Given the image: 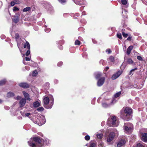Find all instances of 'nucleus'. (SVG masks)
<instances>
[{
  "label": "nucleus",
  "instance_id": "1",
  "mask_svg": "<svg viewBox=\"0 0 147 147\" xmlns=\"http://www.w3.org/2000/svg\"><path fill=\"white\" fill-rule=\"evenodd\" d=\"M43 140L39 136L31 138L28 141V144L31 147H41L43 144Z\"/></svg>",
  "mask_w": 147,
  "mask_h": 147
},
{
  "label": "nucleus",
  "instance_id": "2",
  "mask_svg": "<svg viewBox=\"0 0 147 147\" xmlns=\"http://www.w3.org/2000/svg\"><path fill=\"white\" fill-rule=\"evenodd\" d=\"M116 117L115 116H111V118H108L107 121V124L110 127H115L116 125Z\"/></svg>",
  "mask_w": 147,
  "mask_h": 147
},
{
  "label": "nucleus",
  "instance_id": "3",
  "mask_svg": "<svg viewBox=\"0 0 147 147\" xmlns=\"http://www.w3.org/2000/svg\"><path fill=\"white\" fill-rule=\"evenodd\" d=\"M49 99L48 97H45L43 99V102L44 103V107L45 108L47 109H49L51 108V106L49 107L47 106V105L49 103Z\"/></svg>",
  "mask_w": 147,
  "mask_h": 147
},
{
  "label": "nucleus",
  "instance_id": "4",
  "mask_svg": "<svg viewBox=\"0 0 147 147\" xmlns=\"http://www.w3.org/2000/svg\"><path fill=\"white\" fill-rule=\"evenodd\" d=\"M124 111V114H131L132 111V109L129 107H123L121 110V111Z\"/></svg>",
  "mask_w": 147,
  "mask_h": 147
},
{
  "label": "nucleus",
  "instance_id": "5",
  "mask_svg": "<svg viewBox=\"0 0 147 147\" xmlns=\"http://www.w3.org/2000/svg\"><path fill=\"white\" fill-rule=\"evenodd\" d=\"M115 136V134L113 132H110L107 137V141L110 142L113 139Z\"/></svg>",
  "mask_w": 147,
  "mask_h": 147
},
{
  "label": "nucleus",
  "instance_id": "6",
  "mask_svg": "<svg viewBox=\"0 0 147 147\" xmlns=\"http://www.w3.org/2000/svg\"><path fill=\"white\" fill-rule=\"evenodd\" d=\"M131 114H123L121 117L124 120L129 121L131 119L132 117V116Z\"/></svg>",
  "mask_w": 147,
  "mask_h": 147
},
{
  "label": "nucleus",
  "instance_id": "7",
  "mask_svg": "<svg viewBox=\"0 0 147 147\" xmlns=\"http://www.w3.org/2000/svg\"><path fill=\"white\" fill-rule=\"evenodd\" d=\"M105 80L104 77H102L100 78L97 82V85L98 86H102L104 83Z\"/></svg>",
  "mask_w": 147,
  "mask_h": 147
},
{
  "label": "nucleus",
  "instance_id": "8",
  "mask_svg": "<svg viewBox=\"0 0 147 147\" xmlns=\"http://www.w3.org/2000/svg\"><path fill=\"white\" fill-rule=\"evenodd\" d=\"M19 86L24 88H28L30 87V85L27 83L22 82L19 84Z\"/></svg>",
  "mask_w": 147,
  "mask_h": 147
},
{
  "label": "nucleus",
  "instance_id": "9",
  "mask_svg": "<svg viewBox=\"0 0 147 147\" xmlns=\"http://www.w3.org/2000/svg\"><path fill=\"white\" fill-rule=\"evenodd\" d=\"M124 127V131L128 134H130L132 130H133V128H132L131 127H127L126 126H125V127Z\"/></svg>",
  "mask_w": 147,
  "mask_h": 147
},
{
  "label": "nucleus",
  "instance_id": "10",
  "mask_svg": "<svg viewBox=\"0 0 147 147\" xmlns=\"http://www.w3.org/2000/svg\"><path fill=\"white\" fill-rule=\"evenodd\" d=\"M141 136V140L144 142H147V133H142Z\"/></svg>",
  "mask_w": 147,
  "mask_h": 147
},
{
  "label": "nucleus",
  "instance_id": "11",
  "mask_svg": "<svg viewBox=\"0 0 147 147\" xmlns=\"http://www.w3.org/2000/svg\"><path fill=\"white\" fill-rule=\"evenodd\" d=\"M26 103V99L25 98H23L20 101L19 104L20 107H22L24 106Z\"/></svg>",
  "mask_w": 147,
  "mask_h": 147
},
{
  "label": "nucleus",
  "instance_id": "12",
  "mask_svg": "<svg viewBox=\"0 0 147 147\" xmlns=\"http://www.w3.org/2000/svg\"><path fill=\"white\" fill-rule=\"evenodd\" d=\"M22 93L25 98H26V100H28L29 101L31 100V98L30 97V95L28 94L25 91H23Z\"/></svg>",
  "mask_w": 147,
  "mask_h": 147
},
{
  "label": "nucleus",
  "instance_id": "13",
  "mask_svg": "<svg viewBox=\"0 0 147 147\" xmlns=\"http://www.w3.org/2000/svg\"><path fill=\"white\" fill-rule=\"evenodd\" d=\"M119 71H118L116 73L113 74L111 77V79L113 80H114L117 78L119 76Z\"/></svg>",
  "mask_w": 147,
  "mask_h": 147
},
{
  "label": "nucleus",
  "instance_id": "14",
  "mask_svg": "<svg viewBox=\"0 0 147 147\" xmlns=\"http://www.w3.org/2000/svg\"><path fill=\"white\" fill-rule=\"evenodd\" d=\"M125 143L126 141L125 138H121L120 139V146H124Z\"/></svg>",
  "mask_w": 147,
  "mask_h": 147
},
{
  "label": "nucleus",
  "instance_id": "15",
  "mask_svg": "<svg viewBox=\"0 0 147 147\" xmlns=\"http://www.w3.org/2000/svg\"><path fill=\"white\" fill-rule=\"evenodd\" d=\"M133 47L132 46H129L127 49V53L128 55H129L131 51L133 49Z\"/></svg>",
  "mask_w": 147,
  "mask_h": 147
},
{
  "label": "nucleus",
  "instance_id": "16",
  "mask_svg": "<svg viewBox=\"0 0 147 147\" xmlns=\"http://www.w3.org/2000/svg\"><path fill=\"white\" fill-rule=\"evenodd\" d=\"M26 47L28 49H29L30 48V45L28 41H26V43L24 44V48H26Z\"/></svg>",
  "mask_w": 147,
  "mask_h": 147
},
{
  "label": "nucleus",
  "instance_id": "17",
  "mask_svg": "<svg viewBox=\"0 0 147 147\" xmlns=\"http://www.w3.org/2000/svg\"><path fill=\"white\" fill-rule=\"evenodd\" d=\"M125 126H127L128 127H131L132 128H133V124L129 123H125L123 127H125Z\"/></svg>",
  "mask_w": 147,
  "mask_h": 147
},
{
  "label": "nucleus",
  "instance_id": "18",
  "mask_svg": "<svg viewBox=\"0 0 147 147\" xmlns=\"http://www.w3.org/2000/svg\"><path fill=\"white\" fill-rule=\"evenodd\" d=\"M15 94L14 93L9 92H8L7 94V96L8 97H11L14 96Z\"/></svg>",
  "mask_w": 147,
  "mask_h": 147
},
{
  "label": "nucleus",
  "instance_id": "19",
  "mask_svg": "<svg viewBox=\"0 0 147 147\" xmlns=\"http://www.w3.org/2000/svg\"><path fill=\"white\" fill-rule=\"evenodd\" d=\"M33 106L34 107H37L40 106V103L38 101H35L33 103Z\"/></svg>",
  "mask_w": 147,
  "mask_h": 147
},
{
  "label": "nucleus",
  "instance_id": "20",
  "mask_svg": "<svg viewBox=\"0 0 147 147\" xmlns=\"http://www.w3.org/2000/svg\"><path fill=\"white\" fill-rule=\"evenodd\" d=\"M146 145L144 143H138L137 145V147H146Z\"/></svg>",
  "mask_w": 147,
  "mask_h": 147
},
{
  "label": "nucleus",
  "instance_id": "21",
  "mask_svg": "<svg viewBox=\"0 0 147 147\" xmlns=\"http://www.w3.org/2000/svg\"><path fill=\"white\" fill-rule=\"evenodd\" d=\"M127 63L128 64H131L133 63V61L130 58H128L126 59Z\"/></svg>",
  "mask_w": 147,
  "mask_h": 147
},
{
  "label": "nucleus",
  "instance_id": "22",
  "mask_svg": "<svg viewBox=\"0 0 147 147\" xmlns=\"http://www.w3.org/2000/svg\"><path fill=\"white\" fill-rule=\"evenodd\" d=\"M6 82V81L4 80L0 81V86L5 85Z\"/></svg>",
  "mask_w": 147,
  "mask_h": 147
},
{
  "label": "nucleus",
  "instance_id": "23",
  "mask_svg": "<svg viewBox=\"0 0 147 147\" xmlns=\"http://www.w3.org/2000/svg\"><path fill=\"white\" fill-rule=\"evenodd\" d=\"M31 9V7H27L25 8H24L23 11V12H26L29 11Z\"/></svg>",
  "mask_w": 147,
  "mask_h": 147
},
{
  "label": "nucleus",
  "instance_id": "24",
  "mask_svg": "<svg viewBox=\"0 0 147 147\" xmlns=\"http://www.w3.org/2000/svg\"><path fill=\"white\" fill-rule=\"evenodd\" d=\"M102 76V74L100 73H97L96 74L95 78L96 79L99 78Z\"/></svg>",
  "mask_w": 147,
  "mask_h": 147
},
{
  "label": "nucleus",
  "instance_id": "25",
  "mask_svg": "<svg viewBox=\"0 0 147 147\" xmlns=\"http://www.w3.org/2000/svg\"><path fill=\"white\" fill-rule=\"evenodd\" d=\"M13 21L15 23L18 22L19 20L18 18H15L13 19Z\"/></svg>",
  "mask_w": 147,
  "mask_h": 147
},
{
  "label": "nucleus",
  "instance_id": "26",
  "mask_svg": "<svg viewBox=\"0 0 147 147\" xmlns=\"http://www.w3.org/2000/svg\"><path fill=\"white\" fill-rule=\"evenodd\" d=\"M38 74V72L36 70H35L33 71L32 76H36Z\"/></svg>",
  "mask_w": 147,
  "mask_h": 147
},
{
  "label": "nucleus",
  "instance_id": "27",
  "mask_svg": "<svg viewBox=\"0 0 147 147\" xmlns=\"http://www.w3.org/2000/svg\"><path fill=\"white\" fill-rule=\"evenodd\" d=\"M81 43V42L78 40H76L75 42V44L76 45H80Z\"/></svg>",
  "mask_w": 147,
  "mask_h": 147
},
{
  "label": "nucleus",
  "instance_id": "28",
  "mask_svg": "<svg viewBox=\"0 0 147 147\" xmlns=\"http://www.w3.org/2000/svg\"><path fill=\"white\" fill-rule=\"evenodd\" d=\"M121 3L123 5H126L127 3V0H121Z\"/></svg>",
  "mask_w": 147,
  "mask_h": 147
},
{
  "label": "nucleus",
  "instance_id": "29",
  "mask_svg": "<svg viewBox=\"0 0 147 147\" xmlns=\"http://www.w3.org/2000/svg\"><path fill=\"white\" fill-rule=\"evenodd\" d=\"M20 36L19 35V34L18 33H16L15 34V38L16 39V40L18 42L17 40L19 38Z\"/></svg>",
  "mask_w": 147,
  "mask_h": 147
},
{
  "label": "nucleus",
  "instance_id": "30",
  "mask_svg": "<svg viewBox=\"0 0 147 147\" xmlns=\"http://www.w3.org/2000/svg\"><path fill=\"white\" fill-rule=\"evenodd\" d=\"M44 109L42 107H40L38 108L37 110L38 111H42L44 110Z\"/></svg>",
  "mask_w": 147,
  "mask_h": 147
},
{
  "label": "nucleus",
  "instance_id": "31",
  "mask_svg": "<svg viewBox=\"0 0 147 147\" xmlns=\"http://www.w3.org/2000/svg\"><path fill=\"white\" fill-rule=\"evenodd\" d=\"M97 138L99 139H101L102 138L103 134H99L97 135Z\"/></svg>",
  "mask_w": 147,
  "mask_h": 147
},
{
  "label": "nucleus",
  "instance_id": "32",
  "mask_svg": "<svg viewBox=\"0 0 147 147\" xmlns=\"http://www.w3.org/2000/svg\"><path fill=\"white\" fill-rule=\"evenodd\" d=\"M109 60L111 62H113L114 61V58L112 56H111L109 58Z\"/></svg>",
  "mask_w": 147,
  "mask_h": 147
},
{
  "label": "nucleus",
  "instance_id": "33",
  "mask_svg": "<svg viewBox=\"0 0 147 147\" xmlns=\"http://www.w3.org/2000/svg\"><path fill=\"white\" fill-rule=\"evenodd\" d=\"M90 137L89 135H86L85 137V139L86 140L88 141L90 140Z\"/></svg>",
  "mask_w": 147,
  "mask_h": 147
},
{
  "label": "nucleus",
  "instance_id": "34",
  "mask_svg": "<svg viewBox=\"0 0 147 147\" xmlns=\"http://www.w3.org/2000/svg\"><path fill=\"white\" fill-rule=\"evenodd\" d=\"M13 11H16L19 10V9L16 7H14L13 9Z\"/></svg>",
  "mask_w": 147,
  "mask_h": 147
},
{
  "label": "nucleus",
  "instance_id": "35",
  "mask_svg": "<svg viewBox=\"0 0 147 147\" xmlns=\"http://www.w3.org/2000/svg\"><path fill=\"white\" fill-rule=\"evenodd\" d=\"M30 49H28V50H27L26 51V55L28 56L30 54Z\"/></svg>",
  "mask_w": 147,
  "mask_h": 147
},
{
  "label": "nucleus",
  "instance_id": "36",
  "mask_svg": "<svg viewBox=\"0 0 147 147\" xmlns=\"http://www.w3.org/2000/svg\"><path fill=\"white\" fill-rule=\"evenodd\" d=\"M119 96V92H118L115 94L114 96L115 98H117Z\"/></svg>",
  "mask_w": 147,
  "mask_h": 147
},
{
  "label": "nucleus",
  "instance_id": "37",
  "mask_svg": "<svg viewBox=\"0 0 147 147\" xmlns=\"http://www.w3.org/2000/svg\"><path fill=\"white\" fill-rule=\"evenodd\" d=\"M122 34L123 36L125 38H126L128 36V34L124 32H123L122 33Z\"/></svg>",
  "mask_w": 147,
  "mask_h": 147
},
{
  "label": "nucleus",
  "instance_id": "38",
  "mask_svg": "<svg viewBox=\"0 0 147 147\" xmlns=\"http://www.w3.org/2000/svg\"><path fill=\"white\" fill-rule=\"evenodd\" d=\"M137 69V68L131 70L129 72V75H131L133 74V72L135 70H136Z\"/></svg>",
  "mask_w": 147,
  "mask_h": 147
},
{
  "label": "nucleus",
  "instance_id": "39",
  "mask_svg": "<svg viewBox=\"0 0 147 147\" xmlns=\"http://www.w3.org/2000/svg\"><path fill=\"white\" fill-rule=\"evenodd\" d=\"M58 1L61 3H65L66 2V0H58Z\"/></svg>",
  "mask_w": 147,
  "mask_h": 147
},
{
  "label": "nucleus",
  "instance_id": "40",
  "mask_svg": "<svg viewBox=\"0 0 147 147\" xmlns=\"http://www.w3.org/2000/svg\"><path fill=\"white\" fill-rule=\"evenodd\" d=\"M63 64V63L62 62L60 61L58 62L57 63V65L59 67L61 66Z\"/></svg>",
  "mask_w": 147,
  "mask_h": 147
},
{
  "label": "nucleus",
  "instance_id": "41",
  "mask_svg": "<svg viewBox=\"0 0 147 147\" xmlns=\"http://www.w3.org/2000/svg\"><path fill=\"white\" fill-rule=\"evenodd\" d=\"M96 146V144L94 143H92L90 144L89 147H94Z\"/></svg>",
  "mask_w": 147,
  "mask_h": 147
},
{
  "label": "nucleus",
  "instance_id": "42",
  "mask_svg": "<svg viewBox=\"0 0 147 147\" xmlns=\"http://www.w3.org/2000/svg\"><path fill=\"white\" fill-rule=\"evenodd\" d=\"M106 52H108V54H110L111 53V49H107L106 51Z\"/></svg>",
  "mask_w": 147,
  "mask_h": 147
},
{
  "label": "nucleus",
  "instance_id": "43",
  "mask_svg": "<svg viewBox=\"0 0 147 147\" xmlns=\"http://www.w3.org/2000/svg\"><path fill=\"white\" fill-rule=\"evenodd\" d=\"M137 59L140 61H142V57L141 56H137Z\"/></svg>",
  "mask_w": 147,
  "mask_h": 147
},
{
  "label": "nucleus",
  "instance_id": "44",
  "mask_svg": "<svg viewBox=\"0 0 147 147\" xmlns=\"http://www.w3.org/2000/svg\"><path fill=\"white\" fill-rule=\"evenodd\" d=\"M16 4V3H15L14 1H13L11 2L10 3V4L11 6H14Z\"/></svg>",
  "mask_w": 147,
  "mask_h": 147
},
{
  "label": "nucleus",
  "instance_id": "45",
  "mask_svg": "<svg viewBox=\"0 0 147 147\" xmlns=\"http://www.w3.org/2000/svg\"><path fill=\"white\" fill-rule=\"evenodd\" d=\"M21 98V97H20L19 96H17V97H16V98H15V99L16 100H19Z\"/></svg>",
  "mask_w": 147,
  "mask_h": 147
},
{
  "label": "nucleus",
  "instance_id": "46",
  "mask_svg": "<svg viewBox=\"0 0 147 147\" xmlns=\"http://www.w3.org/2000/svg\"><path fill=\"white\" fill-rule=\"evenodd\" d=\"M30 115V113H27L25 114V115L27 117H28Z\"/></svg>",
  "mask_w": 147,
  "mask_h": 147
},
{
  "label": "nucleus",
  "instance_id": "47",
  "mask_svg": "<svg viewBox=\"0 0 147 147\" xmlns=\"http://www.w3.org/2000/svg\"><path fill=\"white\" fill-rule=\"evenodd\" d=\"M131 36H129V37L127 38V40H131Z\"/></svg>",
  "mask_w": 147,
  "mask_h": 147
},
{
  "label": "nucleus",
  "instance_id": "48",
  "mask_svg": "<svg viewBox=\"0 0 147 147\" xmlns=\"http://www.w3.org/2000/svg\"><path fill=\"white\" fill-rule=\"evenodd\" d=\"M26 61H30V59L29 57H26Z\"/></svg>",
  "mask_w": 147,
  "mask_h": 147
},
{
  "label": "nucleus",
  "instance_id": "49",
  "mask_svg": "<svg viewBox=\"0 0 147 147\" xmlns=\"http://www.w3.org/2000/svg\"><path fill=\"white\" fill-rule=\"evenodd\" d=\"M116 102L115 101V100L114 98H113V100H112V103H114L115 102Z\"/></svg>",
  "mask_w": 147,
  "mask_h": 147
},
{
  "label": "nucleus",
  "instance_id": "50",
  "mask_svg": "<svg viewBox=\"0 0 147 147\" xmlns=\"http://www.w3.org/2000/svg\"><path fill=\"white\" fill-rule=\"evenodd\" d=\"M117 37L119 38V33L118 32L117 33Z\"/></svg>",
  "mask_w": 147,
  "mask_h": 147
},
{
  "label": "nucleus",
  "instance_id": "51",
  "mask_svg": "<svg viewBox=\"0 0 147 147\" xmlns=\"http://www.w3.org/2000/svg\"><path fill=\"white\" fill-rule=\"evenodd\" d=\"M109 69V67H105V71H107L108 69Z\"/></svg>",
  "mask_w": 147,
  "mask_h": 147
},
{
  "label": "nucleus",
  "instance_id": "52",
  "mask_svg": "<svg viewBox=\"0 0 147 147\" xmlns=\"http://www.w3.org/2000/svg\"><path fill=\"white\" fill-rule=\"evenodd\" d=\"M117 146L118 147H119V141L118 142L117 144Z\"/></svg>",
  "mask_w": 147,
  "mask_h": 147
},
{
  "label": "nucleus",
  "instance_id": "53",
  "mask_svg": "<svg viewBox=\"0 0 147 147\" xmlns=\"http://www.w3.org/2000/svg\"><path fill=\"white\" fill-rule=\"evenodd\" d=\"M85 11H84L82 12V15H85Z\"/></svg>",
  "mask_w": 147,
  "mask_h": 147
},
{
  "label": "nucleus",
  "instance_id": "54",
  "mask_svg": "<svg viewBox=\"0 0 147 147\" xmlns=\"http://www.w3.org/2000/svg\"><path fill=\"white\" fill-rule=\"evenodd\" d=\"M122 36L121 34H120V39H121L122 38Z\"/></svg>",
  "mask_w": 147,
  "mask_h": 147
},
{
  "label": "nucleus",
  "instance_id": "55",
  "mask_svg": "<svg viewBox=\"0 0 147 147\" xmlns=\"http://www.w3.org/2000/svg\"><path fill=\"white\" fill-rule=\"evenodd\" d=\"M19 45H19V43L18 42L17 46L19 48Z\"/></svg>",
  "mask_w": 147,
  "mask_h": 147
},
{
  "label": "nucleus",
  "instance_id": "56",
  "mask_svg": "<svg viewBox=\"0 0 147 147\" xmlns=\"http://www.w3.org/2000/svg\"><path fill=\"white\" fill-rule=\"evenodd\" d=\"M46 84L48 85H50V84L49 82H47L46 83Z\"/></svg>",
  "mask_w": 147,
  "mask_h": 147
},
{
  "label": "nucleus",
  "instance_id": "57",
  "mask_svg": "<svg viewBox=\"0 0 147 147\" xmlns=\"http://www.w3.org/2000/svg\"><path fill=\"white\" fill-rule=\"evenodd\" d=\"M60 49L61 50V49H63V48H62V47H61V46H60Z\"/></svg>",
  "mask_w": 147,
  "mask_h": 147
},
{
  "label": "nucleus",
  "instance_id": "58",
  "mask_svg": "<svg viewBox=\"0 0 147 147\" xmlns=\"http://www.w3.org/2000/svg\"><path fill=\"white\" fill-rule=\"evenodd\" d=\"M2 102V100L0 99V104Z\"/></svg>",
  "mask_w": 147,
  "mask_h": 147
},
{
  "label": "nucleus",
  "instance_id": "59",
  "mask_svg": "<svg viewBox=\"0 0 147 147\" xmlns=\"http://www.w3.org/2000/svg\"><path fill=\"white\" fill-rule=\"evenodd\" d=\"M120 95H121V91H120Z\"/></svg>",
  "mask_w": 147,
  "mask_h": 147
}]
</instances>
